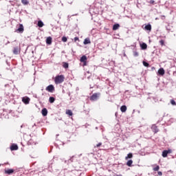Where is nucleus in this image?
<instances>
[{
    "label": "nucleus",
    "instance_id": "4be33fe9",
    "mask_svg": "<svg viewBox=\"0 0 176 176\" xmlns=\"http://www.w3.org/2000/svg\"><path fill=\"white\" fill-rule=\"evenodd\" d=\"M131 164H133V160H129L126 162V166H128V167H131Z\"/></svg>",
    "mask_w": 176,
    "mask_h": 176
},
{
    "label": "nucleus",
    "instance_id": "7ed1b4c3",
    "mask_svg": "<svg viewBox=\"0 0 176 176\" xmlns=\"http://www.w3.org/2000/svg\"><path fill=\"white\" fill-rule=\"evenodd\" d=\"M45 90L47 91H49V93H53L54 91V85H48L46 88Z\"/></svg>",
    "mask_w": 176,
    "mask_h": 176
},
{
    "label": "nucleus",
    "instance_id": "aec40b11",
    "mask_svg": "<svg viewBox=\"0 0 176 176\" xmlns=\"http://www.w3.org/2000/svg\"><path fill=\"white\" fill-rule=\"evenodd\" d=\"M133 153H129L126 157H125V160H129V159H132Z\"/></svg>",
    "mask_w": 176,
    "mask_h": 176
},
{
    "label": "nucleus",
    "instance_id": "2f4dec72",
    "mask_svg": "<svg viewBox=\"0 0 176 176\" xmlns=\"http://www.w3.org/2000/svg\"><path fill=\"white\" fill-rule=\"evenodd\" d=\"M67 37L63 36V37L62 38V41H63V42H67Z\"/></svg>",
    "mask_w": 176,
    "mask_h": 176
},
{
    "label": "nucleus",
    "instance_id": "c9c22d12",
    "mask_svg": "<svg viewBox=\"0 0 176 176\" xmlns=\"http://www.w3.org/2000/svg\"><path fill=\"white\" fill-rule=\"evenodd\" d=\"M158 175L162 176L163 175V173L161 171H158L157 173Z\"/></svg>",
    "mask_w": 176,
    "mask_h": 176
},
{
    "label": "nucleus",
    "instance_id": "5701e85b",
    "mask_svg": "<svg viewBox=\"0 0 176 176\" xmlns=\"http://www.w3.org/2000/svg\"><path fill=\"white\" fill-rule=\"evenodd\" d=\"M63 68L67 69V68H68V67H69V65L68 64V63L63 62Z\"/></svg>",
    "mask_w": 176,
    "mask_h": 176
},
{
    "label": "nucleus",
    "instance_id": "423d86ee",
    "mask_svg": "<svg viewBox=\"0 0 176 176\" xmlns=\"http://www.w3.org/2000/svg\"><path fill=\"white\" fill-rule=\"evenodd\" d=\"M30 100L31 99H30V98L27 96L22 98V102H23V104H25V105H28V104H30Z\"/></svg>",
    "mask_w": 176,
    "mask_h": 176
},
{
    "label": "nucleus",
    "instance_id": "39448f33",
    "mask_svg": "<svg viewBox=\"0 0 176 176\" xmlns=\"http://www.w3.org/2000/svg\"><path fill=\"white\" fill-rule=\"evenodd\" d=\"M98 97H100V93L97 94L95 93L91 97H90V100L91 101H96L97 100V99L98 98Z\"/></svg>",
    "mask_w": 176,
    "mask_h": 176
},
{
    "label": "nucleus",
    "instance_id": "393cba45",
    "mask_svg": "<svg viewBox=\"0 0 176 176\" xmlns=\"http://www.w3.org/2000/svg\"><path fill=\"white\" fill-rule=\"evenodd\" d=\"M49 101L51 104H53V102L56 101V99L54 98V97H50Z\"/></svg>",
    "mask_w": 176,
    "mask_h": 176
},
{
    "label": "nucleus",
    "instance_id": "412c9836",
    "mask_svg": "<svg viewBox=\"0 0 176 176\" xmlns=\"http://www.w3.org/2000/svg\"><path fill=\"white\" fill-rule=\"evenodd\" d=\"M66 115H69V116H72L74 113L72 110L67 109L66 110Z\"/></svg>",
    "mask_w": 176,
    "mask_h": 176
},
{
    "label": "nucleus",
    "instance_id": "f03ea898",
    "mask_svg": "<svg viewBox=\"0 0 176 176\" xmlns=\"http://www.w3.org/2000/svg\"><path fill=\"white\" fill-rule=\"evenodd\" d=\"M18 28L17 30H15V32H16L17 34H23V32H24V25H23V24L19 23V25H17Z\"/></svg>",
    "mask_w": 176,
    "mask_h": 176
},
{
    "label": "nucleus",
    "instance_id": "6e6552de",
    "mask_svg": "<svg viewBox=\"0 0 176 176\" xmlns=\"http://www.w3.org/2000/svg\"><path fill=\"white\" fill-rule=\"evenodd\" d=\"M140 47L142 50H146V49H148V45L145 43H142L140 44Z\"/></svg>",
    "mask_w": 176,
    "mask_h": 176
},
{
    "label": "nucleus",
    "instance_id": "f704fd0d",
    "mask_svg": "<svg viewBox=\"0 0 176 176\" xmlns=\"http://www.w3.org/2000/svg\"><path fill=\"white\" fill-rule=\"evenodd\" d=\"M77 41H79V37L74 38V42H76Z\"/></svg>",
    "mask_w": 176,
    "mask_h": 176
},
{
    "label": "nucleus",
    "instance_id": "7c9ffc66",
    "mask_svg": "<svg viewBox=\"0 0 176 176\" xmlns=\"http://www.w3.org/2000/svg\"><path fill=\"white\" fill-rule=\"evenodd\" d=\"M170 104H172V105H176V102H175V100H170Z\"/></svg>",
    "mask_w": 176,
    "mask_h": 176
},
{
    "label": "nucleus",
    "instance_id": "b1692460",
    "mask_svg": "<svg viewBox=\"0 0 176 176\" xmlns=\"http://www.w3.org/2000/svg\"><path fill=\"white\" fill-rule=\"evenodd\" d=\"M44 24H43V22H42V21H38V27H40L41 28L42 27H43Z\"/></svg>",
    "mask_w": 176,
    "mask_h": 176
},
{
    "label": "nucleus",
    "instance_id": "f8f14e48",
    "mask_svg": "<svg viewBox=\"0 0 176 176\" xmlns=\"http://www.w3.org/2000/svg\"><path fill=\"white\" fill-rule=\"evenodd\" d=\"M17 149H19V146H17V144H13L10 146V150H11V151H17Z\"/></svg>",
    "mask_w": 176,
    "mask_h": 176
},
{
    "label": "nucleus",
    "instance_id": "f3484780",
    "mask_svg": "<svg viewBox=\"0 0 176 176\" xmlns=\"http://www.w3.org/2000/svg\"><path fill=\"white\" fill-rule=\"evenodd\" d=\"M158 74H159V75H161L162 76H163V75H164V74H165L164 69H163V68L159 69Z\"/></svg>",
    "mask_w": 176,
    "mask_h": 176
},
{
    "label": "nucleus",
    "instance_id": "72a5a7b5",
    "mask_svg": "<svg viewBox=\"0 0 176 176\" xmlns=\"http://www.w3.org/2000/svg\"><path fill=\"white\" fill-rule=\"evenodd\" d=\"M138 52H133V56H135V57H138Z\"/></svg>",
    "mask_w": 176,
    "mask_h": 176
},
{
    "label": "nucleus",
    "instance_id": "0eeeda50",
    "mask_svg": "<svg viewBox=\"0 0 176 176\" xmlns=\"http://www.w3.org/2000/svg\"><path fill=\"white\" fill-rule=\"evenodd\" d=\"M13 173H14V169H5V174L10 175V174H13Z\"/></svg>",
    "mask_w": 176,
    "mask_h": 176
},
{
    "label": "nucleus",
    "instance_id": "9b49d317",
    "mask_svg": "<svg viewBox=\"0 0 176 176\" xmlns=\"http://www.w3.org/2000/svg\"><path fill=\"white\" fill-rule=\"evenodd\" d=\"M80 63H86L87 61V56L86 55H83L80 59Z\"/></svg>",
    "mask_w": 176,
    "mask_h": 176
},
{
    "label": "nucleus",
    "instance_id": "6ab92c4d",
    "mask_svg": "<svg viewBox=\"0 0 176 176\" xmlns=\"http://www.w3.org/2000/svg\"><path fill=\"white\" fill-rule=\"evenodd\" d=\"M121 112H126L127 111V107L126 105H123L120 107Z\"/></svg>",
    "mask_w": 176,
    "mask_h": 176
},
{
    "label": "nucleus",
    "instance_id": "bb28decb",
    "mask_svg": "<svg viewBox=\"0 0 176 176\" xmlns=\"http://www.w3.org/2000/svg\"><path fill=\"white\" fill-rule=\"evenodd\" d=\"M160 169V166H159V165H157L156 167L153 168V171H159Z\"/></svg>",
    "mask_w": 176,
    "mask_h": 176
},
{
    "label": "nucleus",
    "instance_id": "dca6fc26",
    "mask_svg": "<svg viewBox=\"0 0 176 176\" xmlns=\"http://www.w3.org/2000/svg\"><path fill=\"white\" fill-rule=\"evenodd\" d=\"M144 30H146V31H151L152 30V25H151V24H148L144 27Z\"/></svg>",
    "mask_w": 176,
    "mask_h": 176
},
{
    "label": "nucleus",
    "instance_id": "20e7f679",
    "mask_svg": "<svg viewBox=\"0 0 176 176\" xmlns=\"http://www.w3.org/2000/svg\"><path fill=\"white\" fill-rule=\"evenodd\" d=\"M168 153H173V150L169 148L162 151V157H167V155H168Z\"/></svg>",
    "mask_w": 176,
    "mask_h": 176
},
{
    "label": "nucleus",
    "instance_id": "c85d7f7f",
    "mask_svg": "<svg viewBox=\"0 0 176 176\" xmlns=\"http://www.w3.org/2000/svg\"><path fill=\"white\" fill-rule=\"evenodd\" d=\"M143 65L144 67H149V63H146V61H143Z\"/></svg>",
    "mask_w": 176,
    "mask_h": 176
},
{
    "label": "nucleus",
    "instance_id": "4468645a",
    "mask_svg": "<svg viewBox=\"0 0 176 176\" xmlns=\"http://www.w3.org/2000/svg\"><path fill=\"white\" fill-rule=\"evenodd\" d=\"M52 38L51 36H49L46 38V43L47 45H52Z\"/></svg>",
    "mask_w": 176,
    "mask_h": 176
},
{
    "label": "nucleus",
    "instance_id": "a878e982",
    "mask_svg": "<svg viewBox=\"0 0 176 176\" xmlns=\"http://www.w3.org/2000/svg\"><path fill=\"white\" fill-rule=\"evenodd\" d=\"M21 3L23 5H28L30 2H28V0H21Z\"/></svg>",
    "mask_w": 176,
    "mask_h": 176
},
{
    "label": "nucleus",
    "instance_id": "9d476101",
    "mask_svg": "<svg viewBox=\"0 0 176 176\" xmlns=\"http://www.w3.org/2000/svg\"><path fill=\"white\" fill-rule=\"evenodd\" d=\"M153 131L156 134L157 133H159V129H157V126L156 125H153L151 127Z\"/></svg>",
    "mask_w": 176,
    "mask_h": 176
},
{
    "label": "nucleus",
    "instance_id": "2eb2a0df",
    "mask_svg": "<svg viewBox=\"0 0 176 176\" xmlns=\"http://www.w3.org/2000/svg\"><path fill=\"white\" fill-rule=\"evenodd\" d=\"M43 116H47V109L44 108L41 111Z\"/></svg>",
    "mask_w": 176,
    "mask_h": 176
},
{
    "label": "nucleus",
    "instance_id": "a211bd4d",
    "mask_svg": "<svg viewBox=\"0 0 176 176\" xmlns=\"http://www.w3.org/2000/svg\"><path fill=\"white\" fill-rule=\"evenodd\" d=\"M83 43H84V45H89V44L91 43V41H90V38H87L84 40Z\"/></svg>",
    "mask_w": 176,
    "mask_h": 176
},
{
    "label": "nucleus",
    "instance_id": "ddd939ff",
    "mask_svg": "<svg viewBox=\"0 0 176 176\" xmlns=\"http://www.w3.org/2000/svg\"><path fill=\"white\" fill-rule=\"evenodd\" d=\"M120 28V25L119 23L114 24L113 26V31H116V30H119Z\"/></svg>",
    "mask_w": 176,
    "mask_h": 176
},
{
    "label": "nucleus",
    "instance_id": "1a4fd4ad",
    "mask_svg": "<svg viewBox=\"0 0 176 176\" xmlns=\"http://www.w3.org/2000/svg\"><path fill=\"white\" fill-rule=\"evenodd\" d=\"M13 53L14 54H19V53H20V47H15L13 50Z\"/></svg>",
    "mask_w": 176,
    "mask_h": 176
},
{
    "label": "nucleus",
    "instance_id": "c756f323",
    "mask_svg": "<svg viewBox=\"0 0 176 176\" xmlns=\"http://www.w3.org/2000/svg\"><path fill=\"white\" fill-rule=\"evenodd\" d=\"M160 44L161 45V46H164V40H160Z\"/></svg>",
    "mask_w": 176,
    "mask_h": 176
},
{
    "label": "nucleus",
    "instance_id": "f257e3e1",
    "mask_svg": "<svg viewBox=\"0 0 176 176\" xmlns=\"http://www.w3.org/2000/svg\"><path fill=\"white\" fill-rule=\"evenodd\" d=\"M64 79H65L64 75L56 76L54 78V82L56 85H60V83H63V82H64Z\"/></svg>",
    "mask_w": 176,
    "mask_h": 176
},
{
    "label": "nucleus",
    "instance_id": "cd10ccee",
    "mask_svg": "<svg viewBox=\"0 0 176 176\" xmlns=\"http://www.w3.org/2000/svg\"><path fill=\"white\" fill-rule=\"evenodd\" d=\"M148 3H150L151 5H155V0H150L148 1Z\"/></svg>",
    "mask_w": 176,
    "mask_h": 176
},
{
    "label": "nucleus",
    "instance_id": "473e14b6",
    "mask_svg": "<svg viewBox=\"0 0 176 176\" xmlns=\"http://www.w3.org/2000/svg\"><path fill=\"white\" fill-rule=\"evenodd\" d=\"M101 145H102V143L100 142L98 144H96V146H95V148H100V146H101Z\"/></svg>",
    "mask_w": 176,
    "mask_h": 176
},
{
    "label": "nucleus",
    "instance_id": "4c0bfd02",
    "mask_svg": "<svg viewBox=\"0 0 176 176\" xmlns=\"http://www.w3.org/2000/svg\"><path fill=\"white\" fill-rule=\"evenodd\" d=\"M70 160L72 162V158H71Z\"/></svg>",
    "mask_w": 176,
    "mask_h": 176
},
{
    "label": "nucleus",
    "instance_id": "e433bc0d",
    "mask_svg": "<svg viewBox=\"0 0 176 176\" xmlns=\"http://www.w3.org/2000/svg\"><path fill=\"white\" fill-rule=\"evenodd\" d=\"M83 63V66H86L87 65V61H85V62H82Z\"/></svg>",
    "mask_w": 176,
    "mask_h": 176
}]
</instances>
